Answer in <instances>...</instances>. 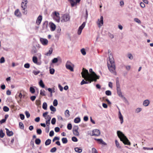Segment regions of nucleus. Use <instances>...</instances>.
<instances>
[{
  "label": "nucleus",
  "instance_id": "nucleus-11",
  "mask_svg": "<svg viewBox=\"0 0 153 153\" xmlns=\"http://www.w3.org/2000/svg\"><path fill=\"white\" fill-rule=\"evenodd\" d=\"M40 41L41 43L44 45H46L48 44V40L46 39L40 38Z\"/></svg>",
  "mask_w": 153,
  "mask_h": 153
},
{
  "label": "nucleus",
  "instance_id": "nucleus-32",
  "mask_svg": "<svg viewBox=\"0 0 153 153\" xmlns=\"http://www.w3.org/2000/svg\"><path fill=\"white\" fill-rule=\"evenodd\" d=\"M80 121V119L79 117H77L74 120V122L76 123H78Z\"/></svg>",
  "mask_w": 153,
  "mask_h": 153
},
{
  "label": "nucleus",
  "instance_id": "nucleus-37",
  "mask_svg": "<svg viewBox=\"0 0 153 153\" xmlns=\"http://www.w3.org/2000/svg\"><path fill=\"white\" fill-rule=\"evenodd\" d=\"M4 136V134L2 130H0V137L1 138H3Z\"/></svg>",
  "mask_w": 153,
  "mask_h": 153
},
{
  "label": "nucleus",
  "instance_id": "nucleus-33",
  "mask_svg": "<svg viewBox=\"0 0 153 153\" xmlns=\"http://www.w3.org/2000/svg\"><path fill=\"white\" fill-rule=\"evenodd\" d=\"M115 144L116 145L117 147L119 149H121V146L120 145L119 143L116 140H115Z\"/></svg>",
  "mask_w": 153,
  "mask_h": 153
},
{
  "label": "nucleus",
  "instance_id": "nucleus-55",
  "mask_svg": "<svg viewBox=\"0 0 153 153\" xmlns=\"http://www.w3.org/2000/svg\"><path fill=\"white\" fill-rule=\"evenodd\" d=\"M56 147H53L51 149V152H54L56 151Z\"/></svg>",
  "mask_w": 153,
  "mask_h": 153
},
{
  "label": "nucleus",
  "instance_id": "nucleus-15",
  "mask_svg": "<svg viewBox=\"0 0 153 153\" xmlns=\"http://www.w3.org/2000/svg\"><path fill=\"white\" fill-rule=\"evenodd\" d=\"M32 60H33V62L38 65H40L41 64V63L39 62H38V59H37V57L35 56H33V59H32Z\"/></svg>",
  "mask_w": 153,
  "mask_h": 153
},
{
  "label": "nucleus",
  "instance_id": "nucleus-47",
  "mask_svg": "<svg viewBox=\"0 0 153 153\" xmlns=\"http://www.w3.org/2000/svg\"><path fill=\"white\" fill-rule=\"evenodd\" d=\"M142 110V108H138L135 110V112L137 113H138L141 111Z\"/></svg>",
  "mask_w": 153,
  "mask_h": 153
},
{
  "label": "nucleus",
  "instance_id": "nucleus-53",
  "mask_svg": "<svg viewBox=\"0 0 153 153\" xmlns=\"http://www.w3.org/2000/svg\"><path fill=\"white\" fill-rule=\"evenodd\" d=\"M58 61V59L57 58H54L53 59V60L52 61V62L53 63H56Z\"/></svg>",
  "mask_w": 153,
  "mask_h": 153
},
{
  "label": "nucleus",
  "instance_id": "nucleus-12",
  "mask_svg": "<svg viewBox=\"0 0 153 153\" xmlns=\"http://www.w3.org/2000/svg\"><path fill=\"white\" fill-rule=\"evenodd\" d=\"M100 131L97 129L93 130L92 131V135L98 136L100 135Z\"/></svg>",
  "mask_w": 153,
  "mask_h": 153
},
{
  "label": "nucleus",
  "instance_id": "nucleus-41",
  "mask_svg": "<svg viewBox=\"0 0 153 153\" xmlns=\"http://www.w3.org/2000/svg\"><path fill=\"white\" fill-rule=\"evenodd\" d=\"M105 94L107 96H110L111 95V92L109 90H107L105 91Z\"/></svg>",
  "mask_w": 153,
  "mask_h": 153
},
{
  "label": "nucleus",
  "instance_id": "nucleus-6",
  "mask_svg": "<svg viewBox=\"0 0 153 153\" xmlns=\"http://www.w3.org/2000/svg\"><path fill=\"white\" fill-rule=\"evenodd\" d=\"M61 18V22H64L69 21L70 17L69 14H65L63 15Z\"/></svg>",
  "mask_w": 153,
  "mask_h": 153
},
{
  "label": "nucleus",
  "instance_id": "nucleus-13",
  "mask_svg": "<svg viewBox=\"0 0 153 153\" xmlns=\"http://www.w3.org/2000/svg\"><path fill=\"white\" fill-rule=\"evenodd\" d=\"M118 117L120 119V123L121 124H122L123 122V117L121 114L120 111V110H119V113H118Z\"/></svg>",
  "mask_w": 153,
  "mask_h": 153
},
{
  "label": "nucleus",
  "instance_id": "nucleus-64",
  "mask_svg": "<svg viewBox=\"0 0 153 153\" xmlns=\"http://www.w3.org/2000/svg\"><path fill=\"white\" fill-rule=\"evenodd\" d=\"M54 130L55 132H57L59 131L60 128L58 127H56L55 128Z\"/></svg>",
  "mask_w": 153,
  "mask_h": 153
},
{
  "label": "nucleus",
  "instance_id": "nucleus-38",
  "mask_svg": "<svg viewBox=\"0 0 153 153\" xmlns=\"http://www.w3.org/2000/svg\"><path fill=\"white\" fill-rule=\"evenodd\" d=\"M50 109L51 111L55 112L56 111L55 108L53 106L51 105L50 106Z\"/></svg>",
  "mask_w": 153,
  "mask_h": 153
},
{
  "label": "nucleus",
  "instance_id": "nucleus-19",
  "mask_svg": "<svg viewBox=\"0 0 153 153\" xmlns=\"http://www.w3.org/2000/svg\"><path fill=\"white\" fill-rule=\"evenodd\" d=\"M56 25L52 23L51 24L50 28L51 31H53L55 30L56 29Z\"/></svg>",
  "mask_w": 153,
  "mask_h": 153
},
{
  "label": "nucleus",
  "instance_id": "nucleus-49",
  "mask_svg": "<svg viewBox=\"0 0 153 153\" xmlns=\"http://www.w3.org/2000/svg\"><path fill=\"white\" fill-rule=\"evenodd\" d=\"M134 21L135 22L137 23L138 24H140L141 23L140 21L138 18H135L134 19Z\"/></svg>",
  "mask_w": 153,
  "mask_h": 153
},
{
  "label": "nucleus",
  "instance_id": "nucleus-35",
  "mask_svg": "<svg viewBox=\"0 0 153 153\" xmlns=\"http://www.w3.org/2000/svg\"><path fill=\"white\" fill-rule=\"evenodd\" d=\"M30 91L32 94H33L35 92V90L33 87H30Z\"/></svg>",
  "mask_w": 153,
  "mask_h": 153
},
{
  "label": "nucleus",
  "instance_id": "nucleus-10",
  "mask_svg": "<svg viewBox=\"0 0 153 153\" xmlns=\"http://www.w3.org/2000/svg\"><path fill=\"white\" fill-rule=\"evenodd\" d=\"M27 3V0H23L21 3V7L23 10H25L27 8L26 4Z\"/></svg>",
  "mask_w": 153,
  "mask_h": 153
},
{
  "label": "nucleus",
  "instance_id": "nucleus-62",
  "mask_svg": "<svg viewBox=\"0 0 153 153\" xmlns=\"http://www.w3.org/2000/svg\"><path fill=\"white\" fill-rule=\"evenodd\" d=\"M59 139V137H55L53 140V141L54 142L56 140H58Z\"/></svg>",
  "mask_w": 153,
  "mask_h": 153
},
{
  "label": "nucleus",
  "instance_id": "nucleus-1",
  "mask_svg": "<svg viewBox=\"0 0 153 153\" xmlns=\"http://www.w3.org/2000/svg\"><path fill=\"white\" fill-rule=\"evenodd\" d=\"M89 71L91 74H89L88 70L83 68L81 75L82 77L86 81H88L89 83L94 81H96L97 79H99V76L97 75L93 71L92 69L90 68Z\"/></svg>",
  "mask_w": 153,
  "mask_h": 153
},
{
  "label": "nucleus",
  "instance_id": "nucleus-51",
  "mask_svg": "<svg viewBox=\"0 0 153 153\" xmlns=\"http://www.w3.org/2000/svg\"><path fill=\"white\" fill-rule=\"evenodd\" d=\"M5 62L4 58V57H1L0 59V63H3Z\"/></svg>",
  "mask_w": 153,
  "mask_h": 153
},
{
  "label": "nucleus",
  "instance_id": "nucleus-34",
  "mask_svg": "<svg viewBox=\"0 0 153 153\" xmlns=\"http://www.w3.org/2000/svg\"><path fill=\"white\" fill-rule=\"evenodd\" d=\"M47 104L46 102L43 103L42 105V108L45 110H46L47 109Z\"/></svg>",
  "mask_w": 153,
  "mask_h": 153
},
{
  "label": "nucleus",
  "instance_id": "nucleus-16",
  "mask_svg": "<svg viewBox=\"0 0 153 153\" xmlns=\"http://www.w3.org/2000/svg\"><path fill=\"white\" fill-rule=\"evenodd\" d=\"M5 129L6 130V134L7 135L9 136H11L13 135V133L12 131H10L8 129L6 128Z\"/></svg>",
  "mask_w": 153,
  "mask_h": 153
},
{
  "label": "nucleus",
  "instance_id": "nucleus-18",
  "mask_svg": "<svg viewBox=\"0 0 153 153\" xmlns=\"http://www.w3.org/2000/svg\"><path fill=\"white\" fill-rule=\"evenodd\" d=\"M149 101L148 100H146L143 101V105L145 106H147L149 105Z\"/></svg>",
  "mask_w": 153,
  "mask_h": 153
},
{
  "label": "nucleus",
  "instance_id": "nucleus-60",
  "mask_svg": "<svg viewBox=\"0 0 153 153\" xmlns=\"http://www.w3.org/2000/svg\"><path fill=\"white\" fill-rule=\"evenodd\" d=\"M20 118L22 120H23L25 118L24 115L22 114H20Z\"/></svg>",
  "mask_w": 153,
  "mask_h": 153
},
{
  "label": "nucleus",
  "instance_id": "nucleus-36",
  "mask_svg": "<svg viewBox=\"0 0 153 153\" xmlns=\"http://www.w3.org/2000/svg\"><path fill=\"white\" fill-rule=\"evenodd\" d=\"M88 81H85L84 79H83L82 81L81 82L80 84L81 85H83L84 84H88Z\"/></svg>",
  "mask_w": 153,
  "mask_h": 153
},
{
  "label": "nucleus",
  "instance_id": "nucleus-58",
  "mask_svg": "<svg viewBox=\"0 0 153 153\" xmlns=\"http://www.w3.org/2000/svg\"><path fill=\"white\" fill-rule=\"evenodd\" d=\"M45 119H46V120H50L51 119V117L49 115H48L47 116H46L45 117H44Z\"/></svg>",
  "mask_w": 153,
  "mask_h": 153
},
{
  "label": "nucleus",
  "instance_id": "nucleus-43",
  "mask_svg": "<svg viewBox=\"0 0 153 153\" xmlns=\"http://www.w3.org/2000/svg\"><path fill=\"white\" fill-rule=\"evenodd\" d=\"M53 104L54 106H57L58 105L57 100L56 99L54 100L53 101Z\"/></svg>",
  "mask_w": 153,
  "mask_h": 153
},
{
  "label": "nucleus",
  "instance_id": "nucleus-44",
  "mask_svg": "<svg viewBox=\"0 0 153 153\" xmlns=\"http://www.w3.org/2000/svg\"><path fill=\"white\" fill-rule=\"evenodd\" d=\"M19 126L20 128L22 129H24V125L23 123L22 122H20L19 123Z\"/></svg>",
  "mask_w": 153,
  "mask_h": 153
},
{
  "label": "nucleus",
  "instance_id": "nucleus-31",
  "mask_svg": "<svg viewBox=\"0 0 153 153\" xmlns=\"http://www.w3.org/2000/svg\"><path fill=\"white\" fill-rule=\"evenodd\" d=\"M85 22H83L82 25L79 26V29L82 30L85 27Z\"/></svg>",
  "mask_w": 153,
  "mask_h": 153
},
{
  "label": "nucleus",
  "instance_id": "nucleus-9",
  "mask_svg": "<svg viewBox=\"0 0 153 153\" xmlns=\"http://www.w3.org/2000/svg\"><path fill=\"white\" fill-rule=\"evenodd\" d=\"M78 127L77 126H75L73 129V133L76 136H78L79 135V133L78 131Z\"/></svg>",
  "mask_w": 153,
  "mask_h": 153
},
{
  "label": "nucleus",
  "instance_id": "nucleus-23",
  "mask_svg": "<svg viewBox=\"0 0 153 153\" xmlns=\"http://www.w3.org/2000/svg\"><path fill=\"white\" fill-rule=\"evenodd\" d=\"M75 151L78 153H81L82 152V149L81 148L78 147H76L75 148Z\"/></svg>",
  "mask_w": 153,
  "mask_h": 153
},
{
  "label": "nucleus",
  "instance_id": "nucleus-28",
  "mask_svg": "<svg viewBox=\"0 0 153 153\" xmlns=\"http://www.w3.org/2000/svg\"><path fill=\"white\" fill-rule=\"evenodd\" d=\"M51 140L50 139H48L45 142V144L46 146L49 145L51 143Z\"/></svg>",
  "mask_w": 153,
  "mask_h": 153
},
{
  "label": "nucleus",
  "instance_id": "nucleus-61",
  "mask_svg": "<svg viewBox=\"0 0 153 153\" xmlns=\"http://www.w3.org/2000/svg\"><path fill=\"white\" fill-rule=\"evenodd\" d=\"M25 114L26 115V116L27 117V118H28L29 117H30V114L29 113L28 111H26L25 112Z\"/></svg>",
  "mask_w": 153,
  "mask_h": 153
},
{
  "label": "nucleus",
  "instance_id": "nucleus-21",
  "mask_svg": "<svg viewBox=\"0 0 153 153\" xmlns=\"http://www.w3.org/2000/svg\"><path fill=\"white\" fill-rule=\"evenodd\" d=\"M127 57L130 60H132L133 59V56L130 53H128L127 54Z\"/></svg>",
  "mask_w": 153,
  "mask_h": 153
},
{
  "label": "nucleus",
  "instance_id": "nucleus-59",
  "mask_svg": "<svg viewBox=\"0 0 153 153\" xmlns=\"http://www.w3.org/2000/svg\"><path fill=\"white\" fill-rule=\"evenodd\" d=\"M36 98V96H33L30 97V99L32 101H34Z\"/></svg>",
  "mask_w": 153,
  "mask_h": 153
},
{
  "label": "nucleus",
  "instance_id": "nucleus-26",
  "mask_svg": "<svg viewBox=\"0 0 153 153\" xmlns=\"http://www.w3.org/2000/svg\"><path fill=\"white\" fill-rule=\"evenodd\" d=\"M53 52V49L52 48H51L49 50L48 52L45 55L47 56L50 55Z\"/></svg>",
  "mask_w": 153,
  "mask_h": 153
},
{
  "label": "nucleus",
  "instance_id": "nucleus-20",
  "mask_svg": "<svg viewBox=\"0 0 153 153\" xmlns=\"http://www.w3.org/2000/svg\"><path fill=\"white\" fill-rule=\"evenodd\" d=\"M94 140H96L100 144L104 145L105 144V143L101 139H97L96 138H95Z\"/></svg>",
  "mask_w": 153,
  "mask_h": 153
},
{
  "label": "nucleus",
  "instance_id": "nucleus-3",
  "mask_svg": "<svg viewBox=\"0 0 153 153\" xmlns=\"http://www.w3.org/2000/svg\"><path fill=\"white\" fill-rule=\"evenodd\" d=\"M112 55L111 54L110 56H109V61L110 63V64H109L108 65V67L109 70L111 72L114 73L115 71V65L114 63V59L113 57H112Z\"/></svg>",
  "mask_w": 153,
  "mask_h": 153
},
{
  "label": "nucleus",
  "instance_id": "nucleus-56",
  "mask_svg": "<svg viewBox=\"0 0 153 153\" xmlns=\"http://www.w3.org/2000/svg\"><path fill=\"white\" fill-rule=\"evenodd\" d=\"M92 153H98L97 152L96 149L94 148H93L92 149Z\"/></svg>",
  "mask_w": 153,
  "mask_h": 153
},
{
  "label": "nucleus",
  "instance_id": "nucleus-54",
  "mask_svg": "<svg viewBox=\"0 0 153 153\" xmlns=\"http://www.w3.org/2000/svg\"><path fill=\"white\" fill-rule=\"evenodd\" d=\"M30 64L28 63H26L24 65V67L26 68H30Z\"/></svg>",
  "mask_w": 153,
  "mask_h": 153
},
{
  "label": "nucleus",
  "instance_id": "nucleus-57",
  "mask_svg": "<svg viewBox=\"0 0 153 153\" xmlns=\"http://www.w3.org/2000/svg\"><path fill=\"white\" fill-rule=\"evenodd\" d=\"M72 140L73 141L75 142H76L78 141L77 139L75 137H73L72 138Z\"/></svg>",
  "mask_w": 153,
  "mask_h": 153
},
{
  "label": "nucleus",
  "instance_id": "nucleus-22",
  "mask_svg": "<svg viewBox=\"0 0 153 153\" xmlns=\"http://www.w3.org/2000/svg\"><path fill=\"white\" fill-rule=\"evenodd\" d=\"M120 79L118 77H117L116 79V87H120V84L119 83Z\"/></svg>",
  "mask_w": 153,
  "mask_h": 153
},
{
  "label": "nucleus",
  "instance_id": "nucleus-42",
  "mask_svg": "<svg viewBox=\"0 0 153 153\" xmlns=\"http://www.w3.org/2000/svg\"><path fill=\"white\" fill-rule=\"evenodd\" d=\"M81 52L83 55H85L86 54L85 50L84 48H82L81 49Z\"/></svg>",
  "mask_w": 153,
  "mask_h": 153
},
{
  "label": "nucleus",
  "instance_id": "nucleus-7",
  "mask_svg": "<svg viewBox=\"0 0 153 153\" xmlns=\"http://www.w3.org/2000/svg\"><path fill=\"white\" fill-rule=\"evenodd\" d=\"M71 63L69 61H67L65 65L66 68L71 71H74L73 68L71 66Z\"/></svg>",
  "mask_w": 153,
  "mask_h": 153
},
{
  "label": "nucleus",
  "instance_id": "nucleus-25",
  "mask_svg": "<svg viewBox=\"0 0 153 153\" xmlns=\"http://www.w3.org/2000/svg\"><path fill=\"white\" fill-rule=\"evenodd\" d=\"M39 85L41 87H42V88H45V85L44 84L43 82V81H42V80H41L39 82Z\"/></svg>",
  "mask_w": 153,
  "mask_h": 153
},
{
  "label": "nucleus",
  "instance_id": "nucleus-30",
  "mask_svg": "<svg viewBox=\"0 0 153 153\" xmlns=\"http://www.w3.org/2000/svg\"><path fill=\"white\" fill-rule=\"evenodd\" d=\"M62 140L63 144L66 143L68 142V140L66 138H62Z\"/></svg>",
  "mask_w": 153,
  "mask_h": 153
},
{
  "label": "nucleus",
  "instance_id": "nucleus-48",
  "mask_svg": "<svg viewBox=\"0 0 153 153\" xmlns=\"http://www.w3.org/2000/svg\"><path fill=\"white\" fill-rule=\"evenodd\" d=\"M67 128L68 130H71L72 128V125L71 123H68L67 125Z\"/></svg>",
  "mask_w": 153,
  "mask_h": 153
},
{
  "label": "nucleus",
  "instance_id": "nucleus-14",
  "mask_svg": "<svg viewBox=\"0 0 153 153\" xmlns=\"http://www.w3.org/2000/svg\"><path fill=\"white\" fill-rule=\"evenodd\" d=\"M14 14L18 17H20L22 16V14L19 9H17L14 12Z\"/></svg>",
  "mask_w": 153,
  "mask_h": 153
},
{
  "label": "nucleus",
  "instance_id": "nucleus-2",
  "mask_svg": "<svg viewBox=\"0 0 153 153\" xmlns=\"http://www.w3.org/2000/svg\"><path fill=\"white\" fill-rule=\"evenodd\" d=\"M117 134L121 141L125 145H130L131 143L126 136L120 131H117Z\"/></svg>",
  "mask_w": 153,
  "mask_h": 153
},
{
  "label": "nucleus",
  "instance_id": "nucleus-8",
  "mask_svg": "<svg viewBox=\"0 0 153 153\" xmlns=\"http://www.w3.org/2000/svg\"><path fill=\"white\" fill-rule=\"evenodd\" d=\"M97 23L98 26V27H100L102 26L103 24V18L102 16H101L100 19H98Z\"/></svg>",
  "mask_w": 153,
  "mask_h": 153
},
{
  "label": "nucleus",
  "instance_id": "nucleus-39",
  "mask_svg": "<svg viewBox=\"0 0 153 153\" xmlns=\"http://www.w3.org/2000/svg\"><path fill=\"white\" fill-rule=\"evenodd\" d=\"M3 110L5 112H7L9 111V109L8 107L6 106H4L3 108Z\"/></svg>",
  "mask_w": 153,
  "mask_h": 153
},
{
  "label": "nucleus",
  "instance_id": "nucleus-4",
  "mask_svg": "<svg viewBox=\"0 0 153 153\" xmlns=\"http://www.w3.org/2000/svg\"><path fill=\"white\" fill-rule=\"evenodd\" d=\"M117 91L118 96L123 100L124 102L126 103H128V100L122 94L120 87L117 88Z\"/></svg>",
  "mask_w": 153,
  "mask_h": 153
},
{
  "label": "nucleus",
  "instance_id": "nucleus-63",
  "mask_svg": "<svg viewBox=\"0 0 153 153\" xmlns=\"http://www.w3.org/2000/svg\"><path fill=\"white\" fill-rule=\"evenodd\" d=\"M54 132L53 131H50L49 133V135L50 137H52L54 135Z\"/></svg>",
  "mask_w": 153,
  "mask_h": 153
},
{
  "label": "nucleus",
  "instance_id": "nucleus-5",
  "mask_svg": "<svg viewBox=\"0 0 153 153\" xmlns=\"http://www.w3.org/2000/svg\"><path fill=\"white\" fill-rule=\"evenodd\" d=\"M51 16L53 19L57 22H59L60 20L59 13L56 11L52 13Z\"/></svg>",
  "mask_w": 153,
  "mask_h": 153
},
{
  "label": "nucleus",
  "instance_id": "nucleus-46",
  "mask_svg": "<svg viewBox=\"0 0 153 153\" xmlns=\"http://www.w3.org/2000/svg\"><path fill=\"white\" fill-rule=\"evenodd\" d=\"M37 51L35 48H34L31 51V52L32 53L34 54L37 52Z\"/></svg>",
  "mask_w": 153,
  "mask_h": 153
},
{
  "label": "nucleus",
  "instance_id": "nucleus-52",
  "mask_svg": "<svg viewBox=\"0 0 153 153\" xmlns=\"http://www.w3.org/2000/svg\"><path fill=\"white\" fill-rule=\"evenodd\" d=\"M37 133L38 134H42V131L40 129H38L36 130Z\"/></svg>",
  "mask_w": 153,
  "mask_h": 153
},
{
  "label": "nucleus",
  "instance_id": "nucleus-27",
  "mask_svg": "<svg viewBox=\"0 0 153 153\" xmlns=\"http://www.w3.org/2000/svg\"><path fill=\"white\" fill-rule=\"evenodd\" d=\"M48 22H45L43 24V28L44 29H47L48 27Z\"/></svg>",
  "mask_w": 153,
  "mask_h": 153
},
{
  "label": "nucleus",
  "instance_id": "nucleus-29",
  "mask_svg": "<svg viewBox=\"0 0 153 153\" xmlns=\"http://www.w3.org/2000/svg\"><path fill=\"white\" fill-rule=\"evenodd\" d=\"M65 116L67 117H68L70 116L69 112L68 110H66L65 111Z\"/></svg>",
  "mask_w": 153,
  "mask_h": 153
},
{
  "label": "nucleus",
  "instance_id": "nucleus-17",
  "mask_svg": "<svg viewBox=\"0 0 153 153\" xmlns=\"http://www.w3.org/2000/svg\"><path fill=\"white\" fill-rule=\"evenodd\" d=\"M42 16H39L37 18V19L36 20V23L37 25H39L42 21Z\"/></svg>",
  "mask_w": 153,
  "mask_h": 153
},
{
  "label": "nucleus",
  "instance_id": "nucleus-40",
  "mask_svg": "<svg viewBox=\"0 0 153 153\" xmlns=\"http://www.w3.org/2000/svg\"><path fill=\"white\" fill-rule=\"evenodd\" d=\"M35 142L36 144L39 145L41 143V140L39 139H36L35 140Z\"/></svg>",
  "mask_w": 153,
  "mask_h": 153
},
{
  "label": "nucleus",
  "instance_id": "nucleus-50",
  "mask_svg": "<svg viewBox=\"0 0 153 153\" xmlns=\"http://www.w3.org/2000/svg\"><path fill=\"white\" fill-rule=\"evenodd\" d=\"M56 119L55 118H53L51 120V123L53 125H54L55 124V123H56Z\"/></svg>",
  "mask_w": 153,
  "mask_h": 153
},
{
  "label": "nucleus",
  "instance_id": "nucleus-24",
  "mask_svg": "<svg viewBox=\"0 0 153 153\" xmlns=\"http://www.w3.org/2000/svg\"><path fill=\"white\" fill-rule=\"evenodd\" d=\"M71 4V6L72 7H73L76 4L73 0H69Z\"/></svg>",
  "mask_w": 153,
  "mask_h": 153
},
{
  "label": "nucleus",
  "instance_id": "nucleus-45",
  "mask_svg": "<svg viewBox=\"0 0 153 153\" xmlns=\"http://www.w3.org/2000/svg\"><path fill=\"white\" fill-rule=\"evenodd\" d=\"M50 73L51 74H53L55 72V70L53 68H50L49 70Z\"/></svg>",
  "mask_w": 153,
  "mask_h": 153
}]
</instances>
